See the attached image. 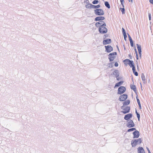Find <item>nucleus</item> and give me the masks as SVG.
<instances>
[{"label": "nucleus", "instance_id": "nucleus-1", "mask_svg": "<svg viewBox=\"0 0 153 153\" xmlns=\"http://www.w3.org/2000/svg\"><path fill=\"white\" fill-rule=\"evenodd\" d=\"M95 26L97 27H99V31L101 33H105L107 32V29L106 27V24L102 21H100L95 24Z\"/></svg>", "mask_w": 153, "mask_h": 153}, {"label": "nucleus", "instance_id": "nucleus-2", "mask_svg": "<svg viewBox=\"0 0 153 153\" xmlns=\"http://www.w3.org/2000/svg\"><path fill=\"white\" fill-rule=\"evenodd\" d=\"M124 64L127 65H128L131 68H132V70L134 74L136 76H137L138 75V73L135 71V68L134 66V63L133 61L130 60L128 59H125L123 61Z\"/></svg>", "mask_w": 153, "mask_h": 153}, {"label": "nucleus", "instance_id": "nucleus-3", "mask_svg": "<svg viewBox=\"0 0 153 153\" xmlns=\"http://www.w3.org/2000/svg\"><path fill=\"white\" fill-rule=\"evenodd\" d=\"M142 142L141 139L139 138L137 140H134L131 142V144L133 147L136 146L137 145L140 144Z\"/></svg>", "mask_w": 153, "mask_h": 153}, {"label": "nucleus", "instance_id": "nucleus-4", "mask_svg": "<svg viewBox=\"0 0 153 153\" xmlns=\"http://www.w3.org/2000/svg\"><path fill=\"white\" fill-rule=\"evenodd\" d=\"M126 90V88L125 87L120 86L118 88L117 93L118 94H122Z\"/></svg>", "mask_w": 153, "mask_h": 153}, {"label": "nucleus", "instance_id": "nucleus-5", "mask_svg": "<svg viewBox=\"0 0 153 153\" xmlns=\"http://www.w3.org/2000/svg\"><path fill=\"white\" fill-rule=\"evenodd\" d=\"M116 52H114L110 53L109 55V59L110 61H113L116 57Z\"/></svg>", "mask_w": 153, "mask_h": 153}, {"label": "nucleus", "instance_id": "nucleus-6", "mask_svg": "<svg viewBox=\"0 0 153 153\" xmlns=\"http://www.w3.org/2000/svg\"><path fill=\"white\" fill-rule=\"evenodd\" d=\"M128 96L126 94H124L121 95L119 98V100L121 101H125L127 98Z\"/></svg>", "mask_w": 153, "mask_h": 153}, {"label": "nucleus", "instance_id": "nucleus-7", "mask_svg": "<svg viewBox=\"0 0 153 153\" xmlns=\"http://www.w3.org/2000/svg\"><path fill=\"white\" fill-rule=\"evenodd\" d=\"M95 13L96 15H102L104 14L103 11L100 9H98L95 10Z\"/></svg>", "mask_w": 153, "mask_h": 153}, {"label": "nucleus", "instance_id": "nucleus-8", "mask_svg": "<svg viewBox=\"0 0 153 153\" xmlns=\"http://www.w3.org/2000/svg\"><path fill=\"white\" fill-rule=\"evenodd\" d=\"M123 106H122L121 108L123 109V111L122 112L124 114L128 113L129 112L130 108L129 106H127L124 108H123Z\"/></svg>", "mask_w": 153, "mask_h": 153}, {"label": "nucleus", "instance_id": "nucleus-9", "mask_svg": "<svg viewBox=\"0 0 153 153\" xmlns=\"http://www.w3.org/2000/svg\"><path fill=\"white\" fill-rule=\"evenodd\" d=\"M127 126L128 128L133 127L134 126V124L132 120H128L127 124Z\"/></svg>", "mask_w": 153, "mask_h": 153}, {"label": "nucleus", "instance_id": "nucleus-10", "mask_svg": "<svg viewBox=\"0 0 153 153\" xmlns=\"http://www.w3.org/2000/svg\"><path fill=\"white\" fill-rule=\"evenodd\" d=\"M105 49L107 52L109 53L113 50L112 47L110 45L108 46H105Z\"/></svg>", "mask_w": 153, "mask_h": 153}, {"label": "nucleus", "instance_id": "nucleus-11", "mask_svg": "<svg viewBox=\"0 0 153 153\" xmlns=\"http://www.w3.org/2000/svg\"><path fill=\"white\" fill-rule=\"evenodd\" d=\"M134 138H137L139 136V133L137 131H136L133 132Z\"/></svg>", "mask_w": 153, "mask_h": 153}, {"label": "nucleus", "instance_id": "nucleus-12", "mask_svg": "<svg viewBox=\"0 0 153 153\" xmlns=\"http://www.w3.org/2000/svg\"><path fill=\"white\" fill-rule=\"evenodd\" d=\"M137 47L138 51V52L140 55V56L141 57V46L140 45L137 44Z\"/></svg>", "mask_w": 153, "mask_h": 153}, {"label": "nucleus", "instance_id": "nucleus-13", "mask_svg": "<svg viewBox=\"0 0 153 153\" xmlns=\"http://www.w3.org/2000/svg\"><path fill=\"white\" fill-rule=\"evenodd\" d=\"M132 117V115L131 114H128L125 115L124 119L126 120H128L131 118Z\"/></svg>", "mask_w": 153, "mask_h": 153}, {"label": "nucleus", "instance_id": "nucleus-14", "mask_svg": "<svg viewBox=\"0 0 153 153\" xmlns=\"http://www.w3.org/2000/svg\"><path fill=\"white\" fill-rule=\"evenodd\" d=\"M138 153H145L143 149L141 147L138 148Z\"/></svg>", "mask_w": 153, "mask_h": 153}, {"label": "nucleus", "instance_id": "nucleus-15", "mask_svg": "<svg viewBox=\"0 0 153 153\" xmlns=\"http://www.w3.org/2000/svg\"><path fill=\"white\" fill-rule=\"evenodd\" d=\"M105 19V18L103 16H99L96 17L95 19V21H101Z\"/></svg>", "mask_w": 153, "mask_h": 153}, {"label": "nucleus", "instance_id": "nucleus-16", "mask_svg": "<svg viewBox=\"0 0 153 153\" xmlns=\"http://www.w3.org/2000/svg\"><path fill=\"white\" fill-rule=\"evenodd\" d=\"M111 42V40L110 39H107L104 40L103 41V43L104 45H106L110 43Z\"/></svg>", "mask_w": 153, "mask_h": 153}, {"label": "nucleus", "instance_id": "nucleus-17", "mask_svg": "<svg viewBox=\"0 0 153 153\" xmlns=\"http://www.w3.org/2000/svg\"><path fill=\"white\" fill-rule=\"evenodd\" d=\"M112 74L115 75L117 78L119 76L118 71L117 70H115L112 73Z\"/></svg>", "mask_w": 153, "mask_h": 153}, {"label": "nucleus", "instance_id": "nucleus-18", "mask_svg": "<svg viewBox=\"0 0 153 153\" xmlns=\"http://www.w3.org/2000/svg\"><path fill=\"white\" fill-rule=\"evenodd\" d=\"M123 81H121L115 84L114 88L117 87L121 85L123 83Z\"/></svg>", "mask_w": 153, "mask_h": 153}, {"label": "nucleus", "instance_id": "nucleus-19", "mask_svg": "<svg viewBox=\"0 0 153 153\" xmlns=\"http://www.w3.org/2000/svg\"><path fill=\"white\" fill-rule=\"evenodd\" d=\"M130 88L131 89L133 90L134 92H136L137 91V89L136 86L134 85H130Z\"/></svg>", "mask_w": 153, "mask_h": 153}, {"label": "nucleus", "instance_id": "nucleus-20", "mask_svg": "<svg viewBox=\"0 0 153 153\" xmlns=\"http://www.w3.org/2000/svg\"><path fill=\"white\" fill-rule=\"evenodd\" d=\"M92 4L88 3L85 5V7L87 8H92Z\"/></svg>", "mask_w": 153, "mask_h": 153}, {"label": "nucleus", "instance_id": "nucleus-21", "mask_svg": "<svg viewBox=\"0 0 153 153\" xmlns=\"http://www.w3.org/2000/svg\"><path fill=\"white\" fill-rule=\"evenodd\" d=\"M130 103V101L129 100H127L123 102V106L128 105Z\"/></svg>", "mask_w": 153, "mask_h": 153}, {"label": "nucleus", "instance_id": "nucleus-22", "mask_svg": "<svg viewBox=\"0 0 153 153\" xmlns=\"http://www.w3.org/2000/svg\"><path fill=\"white\" fill-rule=\"evenodd\" d=\"M105 6L108 7V8H110V5L108 3V2L107 1H105Z\"/></svg>", "mask_w": 153, "mask_h": 153}, {"label": "nucleus", "instance_id": "nucleus-23", "mask_svg": "<svg viewBox=\"0 0 153 153\" xmlns=\"http://www.w3.org/2000/svg\"><path fill=\"white\" fill-rule=\"evenodd\" d=\"M100 6L99 5H98L97 6H95L94 5H92V8L96 9V8H98L100 7Z\"/></svg>", "mask_w": 153, "mask_h": 153}, {"label": "nucleus", "instance_id": "nucleus-24", "mask_svg": "<svg viewBox=\"0 0 153 153\" xmlns=\"http://www.w3.org/2000/svg\"><path fill=\"white\" fill-rule=\"evenodd\" d=\"M135 130H136L135 128H131L128 129V130L127 131L128 132H130V131H134Z\"/></svg>", "mask_w": 153, "mask_h": 153}, {"label": "nucleus", "instance_id": "nucleus-25", "mask_svg": "<svg viewBox=\"0 0 153 153\" xmlns=\"http://www.w3.org/2000/svg\"><path fill=\"white\" fill-rule=\"evenodd\" d=\"M121 11L122 12L123 14L125 13V10L124 8H120Z\"/></svg>", "mask_w": 153, "mask_h": 153}, {"label": "nucleus", "instance_id": "nucleus-26", "mask_svg": "<svg viewBox=\"0 0 153 153\" xmlns=\"http://www.w3.org/2000/svg\"><path fill=\"white\" fill-rule=\"evenodd\" d=\"M98 2V0H95L92 2V3L94 4H97Z\"/></svg>", "mask_w": 153, "mask_h": 153}, {"label": "nucleus", "instance_id": "nucleus-27", "mask_svg": "<svg viewBox=\"0 0 153 153\" xmlns=\"http://www.w3.org/2000/svg\"><path fill=\"white\" fill-rule=\"evenodd\" d=\"M130 41L131 46L132 47H133V42L132 40L130 39Z\"/></svg>", "mask_w": 153, "mask_h": 153}, {"label": "nucleus", "instance_id": "nucleus-28", "mask_svg": "<svg viewBox=\"0 0 153 153\" xmlns=\"http://www.w3.org/2000/svg\"><path fill=\"white\" fill-rule=\"evenodd\" d=\"M136 99H137V102L138 104H140V100L138 99V97L137 96L136 97Z\"/></svg>", "mask_w": 153, "mask_h": 153}, {"label": "nucleus", "instance_id": "nucleus-29", "mask_svg": "<svg viewBox=\"0 0 153 153\" xmlns=\"http://www.w3.org/2000/svg\"><path fill=\"white\" fill-rule=\"evenodd\" d=\"M137 117L138 118V120H139L140 118V114H138V113H137Z\"/></svg>", "mask_w": 153, "mask_h": 153}, {"label": "nucleus", "instance_id": "nucleus-30", "mask_svg": "<svg viewBox=\"0 0 153 153\" xmlns=\"http://www.w3.org/2000/svg\"><path fill=\"white\" fill-rule=\"evenodd\" d=\"M121 4L123 6L124 4V0H120Z\"/></svg>", "mask_w": 153, "mask_h": 153}, {"label": "nucleus", "instance_id": "nucleus-31", "mask_svg": "<svg viewBox=\"0 0 153 153\" xmlns=\"http://www.w3.org/2000/svg\"><path fill=\"white\" fill-rule=\"evenodd\" d=\"M149 20H151V15L150 13L149 14Z\"/></svg>", "mask_w": 153, "mask_h": 153}, {"label": "nucleus", "instance_id": "nucleus-32", "mask_svg": "<svg viewBox=\"0 0 153 153\" xmlns=\"http://www.w3.org/2000/svg\"><path fill=\"white\" fill-rule=\"evenodd\" d=\"M114 65L115 67H117L118 66V64L117 62L115 63Z\"/></svg>", "mask_w": 153, "mask_h": 153}, {"label": "nucleus", "instance_id": "nucleus-33", "mask_svg": "<svg viewBox=\"0 0 153 153\" xmlns=\"http://www.w3.org/2000/svg\"><path fill=\"white\" fill-rule=\"evenodd\" d=\"M149 2L152 4H153V0H149Z\"/></svg>", "mask_w": 153, "mask_h": 153}, {"label": "nucleus", "instance_id": "nucleus-34", "mask_svg": "<svg viewBox=\"0 0 153 153\" xmlns=\"http://www.w3.org/2000/svg\"><path fill=\"white\" fill-rule=\"evenodd\" d=\"M122 30H123V34H126V33H125V30L123 28H122Z\"/></svg>", "mask_w": 153, "mask_h": 153}, {"label": "nucleus", "instance_id": "nucleus-35", "mask_svg": "<svg viewBox=\"0 0 153 153\" xmlns=\"http://www.w3.org/2000/svg\"><path fill=\"white\" fill-rule=\"evenodd\" d=\"M128 56L130 59H132V56L131 54H129Z\"/></svg>", "mask_w": 153, "mask_h": 153}, {"label": "nucleus", "instance_id": "nucleus-36", "mask_svg": "<svg viewBox=\"0 0 153 153\" xmlns=\"http://www.w3.org/2000/svg\"><path fill=\"white\" fill-rule=\"evenodd\" d=\"M138 105H139V108L140 109H141V105L140 104H138Z\"/></svg>", "mask_w": 153, "mask_h": 153}, {"label": "nucleus", "instance_id": "nucleus-37", "mask_svg": "<svg viewBox=\"0 0 153 153\" xmlns=\"http://www.w3.org/2000/svg\"><path fill=\"white\" fill-rule=\"evenodd\" d=\"M134 50H135V52L136 54H137V51L136 48H135L134 49Z\"/></svg>", "mask_w": 153, "mask_h": 153}, {"label": "nucleus", "instance_id": "nucleus-38", "mask_svg": "<svg viewBox=\"0 0 153 153\" xmlns=\"http://www.w3.org/2000/svg\"><path fill=\"white\" fill-rule=\"evenodd\" d=\"M136 58H137V59H138V54H136Z\"/></svg>", "mask_w": 153, "mask_h": 153}, {"label": "nucleus", "instance_id": "nucleus-39", "mask_svg": "<svg viewBox=\"0 0 153 153\" xmlns=\"http://www.w3.org/2000/svg\"><path fill=\"white\" fill-rule=\"evenodd\" d=\"M123 35L124 38L126 37V34H123Z\"/></svg>", "mask_w": 153, "mask_h": 153}, {"label": "nucleus", "instance_id": "nucleus-40", "mask_svg": "<svg viewBox=\"0 0 153 153\" xmlns=\"http://www.w3.org/2000/svg\"><path fill=\"white\" fill-rule=\"evenodd\" d=\"M129 2H131V3L133 2V0H128Z\"/></svg>", "mask_w": 153, "mask_h": 153}, {"label": "nucleus", "instance_id": "nucleus-41", "mask_svg": "<svg viewBox=\"0 0 153 153\" xmlns=\"http://www.w3.org/2000/svg\"><path fill=\"white\" fill-rule=\"evenodd\" d=\"M129 41H130V39H132L131 38V37L130 36H129Z\"/></svg>", "mask_w": 153, "mask_h": 153}, {"label": "nucleus", "instance_id": "nucleus-42", "mask_svg": "<svg viewBox=\"0 0 153 153\" xmlns=\"http://www.w3.org/2000/svg\"><path fill=\"white\" fill-rule=\"evenodd\" d=\"M146 149L148 151V152H149V151H150V150H149V149L147 147Z\"/></svg>", "mask_w": 153, "mask_h": 153}, {"label": "nucleus", "instance_id": "nucleus-43", "mask_svg": "<svg viewBox=\"0 0 153 153\" xmlns=\"http://www.w3.org/2000/svg\"><path fill=\"white\" fill-rule=\"evenodd\" d=\"M148 153H151L150 151H149V152H148Z\"/></svg>", "mask_w": 153, "mask_h": 153}, {"label": "nucleus", "instance_id": "nucleus-44", "mask_svg": "<svg viewBox=\"0 0 153 153\" xmlns=\"http://www.w3.org/2000/svg\"><path fill=\"white\" fill-rule=\"evenodd\" d=\"M136 113L137 114V113H138L137 112V111H136Z\"/></svg>", "mask_w": 153, "mask_h": 153}, {"label": "nucleus", "instance_id": "nucleus-45", "mask_svg": "<svg viewBox=\"0 0 153 153\" xmlns=\"http://www.w3.org/2000/svg\"><path fill=\"white\" fill-rule=\"evenodd\" d=\"M142 79H143H143H144V78H143V77H142Z\"/></svg>", "mask_w": 153, "mask_h": 153}, {"label": "nucleus", "instance_id": "nucleus-46", "mask_svg": "<svg viewBox=\"0 0 153 153\" xmlns=\"http://www.w3.org/2000/svg\"><path fill=\"white\" fill-rule=\"evenodd\" d=\"M142 79H143H143H144V78H143V77H142Z\"/></svg>", "mask_w": 153, "mask_h": 153}, {"label": "nucleus", "instance_id": "nucleus-47", "mask_svg": "<svg viewBox=\"0 0 153 153\" xmlns=\"http://www.w3.org/2000/svg\"><path fill=\"white\" fill-rule=\"evenodd\" d=\"M117 79L118 80V79L117 78Z\"/></svg>", "mask_w": 153, "mask_h": 153}]
</instances>
